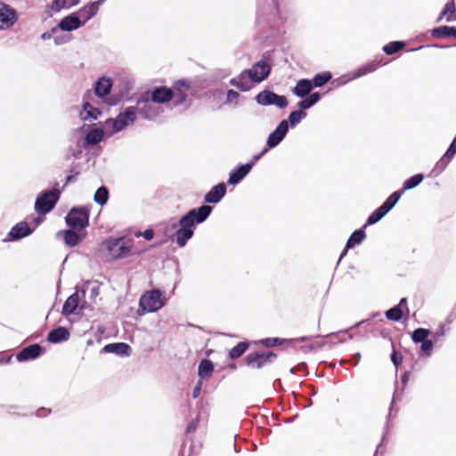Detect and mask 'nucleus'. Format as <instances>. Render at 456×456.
Listing matches in <instances>:
<instances>
[{"mask_svg":"<svg viewBox=\"0 0 456 456\" xmlns=\"http://www.w3.org/2000/svg\"><path fill=\"white\" fill-rule=\"evenodd\" d=\"M212 210V207L203 204L199 208H191L179 218L178 222H173L171 229L175 231L171 237L172 240L179 248H184L194 236L197 225L204 223Z\"/></svg>","mask_w":456,"mask_h":456,"instance_id":"obj_1","label":"nucleus"},{"mask_svg":"<svg viewBox=\"0 0 456 456\" xmlns=\"http://www.w3.org/2000/svg\"><path fill=\"white\" fill-rule=\"evenodd\" d=\"M286 20L283 17L278 0H259L256 8V22L258 27L275 26Z\"/></svg>","mask_w":456,"mask_h":456,"instance_id":"obj_2","label":"nucleus"},{"mask_svg":"<svg viewBox=\"0 0 456 456\" xmlns=\"http://www.w3.org/2000/svg\"><path fill=\"white\" fill-rule=\"evenodd\" d=\"M135 120V110L133 106L126 107L123 111L119 112L115 118H110L106 119V136H112L113 134L124 130L128 126L134 124Z\"/></svg>","mask_w":456,"mask_h":456,"instance_id":"obj_3","label":"nucleus"},{"mask_svg":"<svg viewBox=\"0 0 456 456\" xmlns=\"http://www.w3.org/2000/svg\"><path fill=\"white\" fill-rule=\"evenodd\" d=\"M164 305L165 300L162 292L159 289H152L144 293L140 297L137 313L139 315L145 314L146 313H154Z\"/></svg>","mask_w":456,"mask_h":456,"instance_id":"obj_4","label":"nucleus"},{"mask_svg":"<svg viewBox=\"0 0 456 456\" xmlns=\"http://www.w3.org/2000/svg\"><path fill=\"white\" fill-rule=\"evenodd\" d=\"M61 196V191L57 188L41 191L35 201V210L38 214H48L56 206Z\"/></svg>","mask_w":456,"mask_h":456,"instance_id":"obj_5","label":"nucleus"},{"mask_svg":"<svg viewBox=\"0 0 456 456\" xmlns=\"http://www.w3.org/2000/svg\"><path fill=\"white\" fill-rule=\"evenodd\" d=\"M90 210L85 206L73 207L68 212L65 222L67 225L77 231L85 230L89 224Z\"/></svg>","mask_w":456,"mask_h":456,"instance_id":"obj_6","label":"nucleus"},{"mask_svg":"<svg viewBox=\"0 0 456 456\" xmlns=\"http://www.w3.org/2000/svg\"><path fill=\"white\" fill-rule=\"evenodd\" d=\"M133 107L135 110V115L138 113L145 120H154L160 113L159 108L151 100L149 91L142 94L137 98L135 106Z\"/></svg>","mask_w":456,"mask_h":456,"instance_id":"obj_7","label":"nucleus"},{"mask_svg":"<svg viewBox=\"0 0 456 456\" xmlns=\"http://www.w3.org/2000/svg\"><path fill=\"white\" fill-rule=\"evenodd\" d=\"M255 101L261 106L273 105L281 110L285 109L289 104L288 99L285 95H280L269 89H265L259 92L255 96Z\"/></svg>","mask_w":456,"mask_h":456,"instance_id":"obj_8","label":"nucleus"},{"mask_svg":"<svg viewBox=\"0 0 456 456\" xmlns=\"http://www.w3.org/2000/svg\"><path fill=\"white\" fill-rule=\"evenodd\" d=\"M272 65L264 59L256 61L250 69H245V74L252 83H261L271 74Z\"/></svg>","mask_w":456,"mask_h":456,"instance_id":"obj_9","label":"nucleus"},{"mask_svg":"<svg viewBox=\"0 0 456 456\" xmlns=\"http://www.w3.org/2000/svg\"><path fill=\"white\" fill-rule=\"evenodd\" d=\"M113 85L114 81L112 78L103 76L99 77L94 86L95 95L98 98L104 100L110 106L117 104V100L114 97L106 99L110 95Z\"/></svg>","mask_w":456,"mask_h":456,"instance_id":"obj_10","label":"nucleus"},{"mask_svg":"<svg viewBox=\"0 0 456 456\" xmlns=\"http://www.w3.org/2000/svg\"><path fill=\"white\" fill-rule=\"evenodd\" d=\"M277 358L272 351L250 353L245 357L246 363L252 369H261L273 363Z\"/></svg>","mask_w":456,"mask_h":456,"instance_id":"obj_11","label":"nucleus"},{"mask_svg":"<svg viewBox=\"0 0 456 456\" xmlns=\"http://www.w3.org/2000/svg\"><path fill=\"white\" fill-rule=\"evenodd\" d=\"M108 251L116 259L126 257L131 251L132 244L124 242V237L112 238L105 241Z\"/></svg>","mask_w":456,"mask_h":456,"instance_id":"obj_12","label":"nucleus"},{"mask_svg":"<svg viewBox=\"0 0 456 456\" xmlns=\"http://www.w3.org/2000/svg\"><path fill=\"white\" fill-rule=\"evenodd\" d=\"M288 132V123L285 120H281L275 129L269 134L265 147L269 150L277 147L284 140Z\"/></svg>","mask_w":456,"mask_h":456,"instance_id":"obj_13","label":"nucleus"},{"mask_svg":"<svg viewBox=\"0 0 456 456\" xmlns=\"http://www.w3.org/2000/svg\"><path fill=\"white\" fill-rule=\"evenodd\" d=\"M17 20L16 11L10 5L0 2V29L12 27Z\"/></svg>","mask_w":456,"mask_h":456,"instance_id":"obj_14","label":"nucleus"},{"mask_svg":"<svg viewBox=\"0 0 456 456\" xmlns=\"http://www.w3.org/2000/svg\"><path fill=\"white\" fill-rule=\"evenodd\" d=\"M148 91L151 100H152L155 103H167L170 102L175 96L174 90L164 86H155L151 90Z\"/></svg>","mask_w":456,"mask_h":456,"instance_id":"obj_15","label":"nucleus"},{"mask_svg":"<svg viewBox=\"0 0 456 456\" xmlns=\"http://www.w3.org/2000/svg\"><path fill=\"white\" fill-rule=\"evenodd\" d=\"M43 353L44 348L42 346L39 344H32L22 348L16 354V359L19 362L32 361L41 356Z\"/></svg>","mask_w":456,"mask_h":456,"instance_id":"obj_16","label":"nucleus"},{"mask_svg":"<svg viewBox=\"0 0 456 456\" xmlns=\"http://www.w3.org/2000/svg\"><path fill=\"white\" fill-rule=\"evenodd\" d=\"M84 25L85 21H81L80 18L77 17L75 12H72L59 21L57 28L64 32H71L80 28Z\"/></svg>","mask_w":456,"mask_h":456,"instance_id":"obj_17","label":"nucleus"},{"mask_svg":"<svg viewBox=\"0 0 456 456\" xmlns=\"http://www.w3.org/2000/svg\"><path fill=\"white\" fill-rule=\"evenodd\" d=\"M252 164H240L235 167L229 174L228 184H239L251 171Z\"/></svg>","mask_w":456,"mask_h":456,"instance_id":"obj_18","label":"nucleus"},{"mask_svg":"<svg viewBox=\"0 0 456 456\" xmlns=\"http://www.w3.org/2000/svg\"><path fill=\"white\" fill-rule=\"evenodd\" d=\"M32 232L33 229L30 228L28 224L21 221L16 224L8 232V240L16 241L30 235Z\"/></svg>","mask_w":456,"mask_h":456,"instance_id":"obj_19","label":"nucleus"},{"mask_svg":"<svg viewBox=\"0 0 456 456\" xmlns=\"http://www.w3.org/2000/svg\"><path fill=\"white\" fill-rule=\"evenodd\" d=\"M404 311L406 312V314H409L407 298L402 297L399 304L389 308L387 311H386L385 314L389 321L399 322L403 317Z\"/></svg>","mask_w":456,"mask_h":456,"instance_id":"obj_20","label":"nucleus"},{"mask_svg":"<svg viewBox=\"0 0 456 456\" xmlns=\"http://www.w3.org/2000/svg\"><path fill=\"white\" fill-rule=\"evenodd\" d=\"M81 310L84 308V305H80V297L77 292L71 294L64 302L61 314L65 317H68L71 314H76L77 309Z\"/></svg>","mask_w":456,"mask_h":456,"instance_id":"obj_21","label":"nucleus"},{"mask_svg":"<svg viewBox=\"0 0 456 456\" xmlns=\"http://www.w3.org/2000/svg\"><path fill=\"white\" fill-rule=\"evenodd\" d=\"M102 353L115 354L119 356H129L131 354V346L125 342H115L105 345L102 349Z\"/></svg>","mask_w":456,"mask_h":456,"instance_id":"obj_22","label":"nucleus"},{"mask_svg":"<svg viewBox=\"0 0 456 456\" xmlns=\"http://www.w3.org/2000/svg\"><path fill=\"white\" fill-rule=\"evenodd\" d=\"M226 193V185L220 183L213 186L205 195L204 200L208 204H217Z\"/></svg>","mask_w":456,"mask_h":456,"instance_id":"obj_23","label":"nucleus"},{"mask_svg":"<svg viewBox=\"0 0 456 456\" xmlns=\"http://www.w3.org/2000/svg\"><path fill=\"white\" fill-rule=\"evenodd\" d=\"M366 227H364V225L360 228V229H357L355 231H354L351 235L349 236L346 243V248L345 249L342 251L340 256H339V260L344 257V256L346 254V249L348 248H354L355 246L361 244L363 240L365 239L366 237V233H365V229Z\"/></svg>","mask_w":456,"mask_h":456,"instance_id":"obj_24","label":"nucleus"},{"mask_svg":"<svg viewBox=\"0 0 456 456\" xmlns=\"http://www.w3.org/2000/svg\"><path fill=\"white\" fill-rule=\"evenodd\" d=\"M69 330L66 327L59 326L48 333L47 340L52 344H59L69 340Z\"/></svg>","mask_w":456,"mask_h":456,"instance_id":"obj_25","label":"nucleus"},{"mask_svg":"<svg viewBox=\"0 0 456 456\" xmlns=\"http://www.w3.org/2000/svg\"><path fill=\"white\" fill-rule=\"evenodd\" d=\"M314 89L313 83L308 78L299 79L294 86L292 92L298 98H305L312 93Z\"/></svg>","mask_w":456,"mask_h":456,"instance_id":"obj_26","label":"nucleus"},{"mask_svg":"<svg viewBox=\"0 0 456 456\" xmlns=\"http://www.w3.org/2000/svg\"><path fill=\"white\" fill-rule=\"evenodd\" d=\"M104 135H106L105 128L94 127L86 133L85 143L88 146H95L102 141Z\"/></svg>","mask_w":456,"mask_h":456,"instance_id":"obj_27","label":"nucleus"},{"mask_svg":"<svg viewBox=\"0 0 456 456\" xmlns=\"http://www.w3.org/2000/svg\"><path fill=\"white\" fill-rule=\"evenodd\" d=\"M248 75L245 74V69H243L240 75L230 79L229 84L236 88H238L241 92H248L251 89V85L248 82Z\"/></svg>","mask_w":456,"mask_h":456,"instance_id":"obj_28","label":"nucleus"},{"mask_svg":"<svg viewBox=\"0 0 456 456\" xmlns=\"http://www.w3.org/2000/svg\"><path fill=\"white\" fill-rule=\"evenodd\" d=\"M430 34L433 37L436 38H456V27H451L446 25L436 27L430 30Z\"/></svg>","mask_w":456,"mask_h":456,"instance_id":"obj_29","label":"nucleus"},{"mask_svg":"<svg viewBox=\"0 0 456 456\" xmlns=\"http://www.w3.org/2000/svg\"><path fill=\"white\" fill-rule=\"evenodd\" d=\"M379 61H371L350 72L351 77L354 79L360 78L361 77H363L369 73L375 71L379 68Z\"/></svg>","mask_w":456,"mask_h":456,"instance_id":"obj_30","label":"nucleus"},{"mask_svg":"<svg viewBox=\"0 0 456 456\" xmlns=\"http://www.w3.org/2000/svg\"><path fill=\"white\" fill-rule=\"evenodd\" d=\"M445 17L447 22L456 20V5L454 0L447 2L437 18V22H440Z\"/></svg>","mask_w":456,"mask_h":456,"instance_id":"obj_31","label":"nucleus"},{"mask_svg":"<svg viewBox=\"0 0 456 456\" xmlns=\"http://www.w3.org/2000/svg\"><path fill=\"white\" fill-rule=\"evenodd\" d=\"M98 12L97 7L91 2L83 7H81L78 11L75 12L77 17L80 18L81 21H85V24L94 18Z\"/></svg>","mask_w":456,"mask_h":456,"instance_id":"obj_32","label":"nucleus"},{"mask_svg":"<svg viewBox=\"0 0 456 456\" xmlns=\"http://www.w3.org/2000/svg\"><path fill=\"white\" fill-rule=\"evenodd\" d=\"M214 363L209 359H202L198 367V375L201 379H208L214 372Z\"/></svg>","mask_w":456,"mask_h":456,"instance_id":"obj_33","label":"nucleus"},{"mask_svg":"<svg viewBox=\"0 0 456 456\" xmlns=\"http://www.w3.org/2000/svg\"><path fill=\"white\" fill-rule=\"evenodd\" d=\"M301 99L302 100L297 103V107L305 111L319 102L322 99V94L318 92H314Z\"/></svg>","mask_w":456,"mask_h":456,"instance_id":"obj_34","label":"nucleus"},{"mask_svg":"<svg viewBox=\"0 0 456 456\" xmlns=\"http://www.w3.org/2000/svg\"><path fill=\"white\" fill-rule=\"evenodd\" d=\"M80 231L73 230L69 228L63 232V240L66 245L69 247L77 246L84 238L82 234L79 233Z\"/></svg>","mask_w":456,"mask_h":456,"instance_id":"obj_35","label":"nucleus"},{"mask_svg":"<svg viewBox=\"0 0 456 456\" xmlns=\"http://www.w3.org/2000/svg\"><path fill=\"white\" fill-rule=\"evenodd\" d=\"M403 195V191H395L379 206L386 214L390 212Z\"/></svg>","mask_w":456,"mask_h":456,"instance_id":"obj_36","label":"nucleus"},{"mask_svg":"<svg viewBox=\"0 0 456 456\" xmlns=\"http://www.w3.org/2000/svg\"><path fill=\"white\" fill-rule=\"evenodd\" d=\"M306 116L307 113L299 108L297 110L291 111L289 114L288 119H284L288 123V129L289 127H296Z\"/></svg>","mask_w":456,"mask_h":456,"instance_id":"obj_37","label":"nucleus"},{"mask_svg":"<svg viewBox=\"0 0 456 456\" xmlns=\"http://www.w3.org/2000/svg\"><path fill=\"white\" fill-rule=\"evenodd\" d=\"M399 399L397 397V390H395V394H394V396H393V400H392V403H391V405L389 407V413L387 417V421H386V425L384 427V432H383V436H382V439H381V443L378 445L376 451H375V453H374V456H378V453L380 452V453L382 454L384 452V451H380V447H381V444L384 443V441L386 440L387 438V436L388 434V429H389V421L392 418V411H393V406H394V403L395 402V400Z\"/></svg>","mask_w":456,"mask_h":456,"instance_id":"obj_38","label":"nucleus"},{"mask_svg":"<svg viewBox=\"0 0 456 456\" xmlns=\"http://www.w3.org/2000/svg\"><path fill=\"white\" fill-rule=\"evenodd\" d=\"M453 157L454 155H448V151H446L443 157L436 162L430 175L433 176L439 175L447 167Z\"/></svg>","mask_w":456,"mask_h":456,"instance_id":"obj_39","label":"nucleus"},{"mask_svg":"<svg viewBox=\"0 0 456 456\" xmlns=\"http://www.w3.org/2000/svg\"><path fill=\"white\" fill-rule=\"evenodd\" d=\"M332 78V74L330 71H323L315 74L311 80L314 88L322 87L330 82Z\"/></svg>","mask_w":456,"mask_h":456,"instance_id":"obj_40","label":"nucleus"},{"mask_svg":"<svg viewBox=\"0 0 456 456\" xmlns=\"http://www.w3.org/2000/svg\"><path fill=\"white\" fill-rule=\"evenodd\" d=\"M249 343L248 341L239 342L236 346H234L232 349H230L228 355L232 360H236L240 358L244 353L248 349Z\"/></svg>","mask_w":456,"mask_h":456,"instance_id":"obj_41","label":"nucleus"},{"mask_svg":"<svg viewBox=\"0 0 456 456\" xmlns=\"http://www.w3.org/2000/svg\"><path fill=\"white\" fill-rule=\"evenodd\" d=\"M432 334V330H429V329H426V328H417L415 329L411 334V340L418 344V343H421L423 341H426L428 339V337Z\"/></svg>","mask_w":456,"mask_h":456,"instance_id":"obj_42","label":"nucleus"},{"mask_svg":"<svg viewBox=\"0 0 456 456\" xmlns=\"http://www.w3.org/2000/svg\"><path fill=\"white\" fill-rule=\"evenodd\" d=\"M83 111L85 116L82 117L84 120L94 119L96 120L102 115L99 109L92 106L89 102H86L83 103Z\"/></svg>","mask_w":456,"mask_h":456,"instance_id":"obj_43","label":"nucleus"},{"mask_svg":"<svg viewBox=\"0 0 456 456\" xmlns=\"http://www.w3.org/2000/svg\"><path fill=\"white\" fill-rule=\"evenodd\" d=\"M423 179H424V175L421 173H419V174H416V175L411 176L410 178L406 179L403 182V188L401 191H403V193L405 191H409V190L416 188L419 184L421 183Z\"/></svg>","mask_w":456,"mask_h":456,"instance_id":"obj_44","label":"nucleus"},{"mask_svg":"<svg viewBox=\"0 0 456 456\" xmlns=\"http://www.w3.org/2000/svg\"><path fill=\"white\" fill-rule=\"evenodd\" d=\"M94 200L100 206H104L109 200V189L105 185L99 187L94 196Z\"/></svg>","mask_w":456,"mask_h":456,"instance_id":"obj_45","label":"nucleus"},{"mask_svg":"<svg viewBox=\"0 0 456 456\" xmlns=\"http://www.w3.org/2000/svg\"><path fill=\"white\" fill-rule=\"evenodd\" d=\"M241 95L233 89H229L226 92V98L224 102V105H229L232 108H236L240 105V99Z\"/></svg>","mask_w":456,"mask_h":456,"instance_id":"obj_46","label":"nucleus"},{"mask_svg":"<svg viewBox=\"0 0 456 456\" xmlns=\"http://www.w3.org/2000/svg\"><path fill=\"white\" fill-rule=\"evenodd\" d=\"M404 46L403 41H392L383 46V51L387 55H393L403 49Z\"/></svg>","mask_w":456,"mask_h":456,"instance_id":"obj_47","label":"nucleus"},{"mask_svg":"<svg viewBox=\"0 0 456 456\" xmlns=\"http://www.w3.org/2000/svg\"><path fill=\"white\" fill-rule=\"evenodd\" d=\"M387 214L382 211V209L379 207L376 208L367 218L366 224L364 227L367 225H372L379 222Z\"/></svg>","mask_w":456,"mask_h":456,"instance_id":"obj_48","label":"nucleus"},{"mask_svg":"<svg viewBox=\"0 0 456 456\" xmlns=\"http://www.w3.org/2000/svg\"><path fill=\"white\" fill-rule=\"evenodd\" d=\"M446 331L445 324L441 323L436 331H432V334L430 335L432 336V340L435 343L443 342V338L446 335Z\"/></svg>","mask_w":456,"mask_h":456,"instance_id":"obj_49","label":"nucleus"},{"mask_svg":"<svg viewBox=\"0 0 456 456\" xmlns=\"http://www.w3.org/2000/svg\"><path fill=\"white\" fill-rule=\"evenodd\" d=\"M435 342L432 339H428L420 343V354L430 356L433 352Z\"/></svg>","mask_w":456,"mask_h":456,"instance_id":"obj_50","label":"nucleus"},{"mask_svg":"<svg viewBox=\"0 0 456 456\" xmlns=\"http://www.w3.org/2000/svg\"><path fill=\"white\" fill-rule=\"evenodd\" d=\"M50 7L54 12H60L62 9H69L66 0H53Z\"/></svg>","mask_w":456,"mask_h":456,"instance_id":"obj_51","label":"nucleus"},{"mask_svg":"<svg viewBox=\"0 0 456 456\" xmlns=\"http://www.w3.org/2000/svg\"><path fill=\"white\" fill-rule=\"evenodd\" d=\"M261 344L265 347H273L283 344V339L280 338H267L261 340Z\"/></svg>","mask_w":456,"mask_h":456,"instance_id":"obj_52","label":"nucleus"},{"mask_svg":"<svg viewBox=\"0 0 456 456\" xmlns=\"http://www.w3.org/2000/svg\"><path fill=\"white\" fill-rule=\"evenodd\" d=\"M190 88V83L186 79H179L174 84V90L184 92Z\"/></svg>","mask_w":456,"mask_h":456,"instance_id":"obj_53","label":"nucleus"},{"mask_svg":"<svg viewBox=\"0 0 456 456\" xmlns=\"http://www.w3.org/2000/svg\"><path fill=\"white\" fill-rule=\"evenodd\" d=\"M154 231L151 228L146 229L143 232L137 231L134 232L136 238L143 237L146 240H151L154 238Z\"/></svg>","mask_w":456,"mask_h":456,"instance_id":"obj_54","label":"nucleus"},{"mask_svg":"<svg viewBox=\"0 0 456 456\" xmlns=\"http://www.w3.org/2000/svg\"><path fill=\"white\" fill-rule=\"evenodd\" d=\"M173 99L175 106H180L186 101L187 94L185 92H176Z\"/></svg>","mask_w":456,"mask_h":456,"instance_id":"obj_55","label":"nucleus"},{"mask_svg":"<svg viewBox=\"0 0 456 456\" xmlns=\"http://www.w3.org/2000/svg\"><path fill=\"white\" fill-rule=\"evenodd\" d=\"M200 422V417L197 416L196 418L192 419L190 423L186 427V434H191L196 431L198 425Z\"/></svg>","mask_w":456,"mask_h":456,"instance_id":"obj_56","label":"nucleus"},{"mask_svg":"<svg viewBox=\"0 0 456 456\" xmlns=\"http://www.w3.org/2000/svg\"><path fill=\"white\" fill-rule=\"evenodd\" d=\"M390 359H391V362H393V364L397 368L398 365L403 361V356L400 353H398L397 351H395L394 349L391 353Z\"/></svg>","mask_w":456,"mask_h":456,"instance_id":"obj_57","label":"nucleus"},{"mask_svg":"<svg viewBox=\"0 0 456 456\" xmlns=\"http://www.w3.org/2000/svg\"><path fill=\"white\" fill-rule=\"evenodd\" d=\"M361 354L360 353H355L351 359L349 360H342L341 361V363L342 364H345V363H351L353 365H357L358 362H360L361 360Z\"/></svg>","mask_w":456,"mask_h":456,"instance_id":"obj_58","label":"nucleus"},{"mask_svg":"<svg viewBox=\"0 0 456 456\" xmlns=\"http://www.w3.org/2000/svg\"><path fill=\"white\" fill-rule=\"evenodd\" d=\"M79 175L78 171H75L73 174L68 175L65 178L64 186L75 183L77 180V176Z\"/></svg>","mask_w":456,"mask_h":456,"instance_id":"obj_59","label":"nucleus"},{"mask_svg":"<svg viewBox=\"0 0 456 456\" xmlns=\"http://www.w3.org/2000/svg\"><path fill=\"white\" fill-rule=\"evenodd\" d=\"M269 149L266 147L259 153L256 154L252 157V159L248 162L247 164H252V167L255 166V164L267 152Z\"/></svg>","mask_w":456,"mask_h":456,"instance_id":"obj_60","label":"nucleus"},{"mask_svg":"<svg viewBox=\"0 0 456 456\" xmlns=\"http://www.w3.org/2000/svg\"><path fill=\"white\" fill-rule=\"evenodd\" d=\"M201 387H202V381L201 380H199L197 382V384L195 385L194 388H193V391H192V397L194 399L198 398L200 394V391H201Z\"/></svg>","mask_w":456,"mask_h":456,"instance_id":"obj_61","label":"nucleus"},{"mask_svg":"<svg viewBox=\"0 0 456 456\" xmlns=\"http://www.w3.org/2000/svg\"><path fill=\"white\" fill-rule=\"evenodd\" d=\"M352 80H354V78L351 77V73H348V74H346V75H343L341 76L339 78H338V85H346V83L352 81Z\"/></svg>","mask_w":456,"mask_h":456,"instance_id":"obj_62","label":"nucleus"},{"mask_svg":"<svg viewBox=\"0 0 456 456\" xmlns=\"http://www.w3.org/2000/svg\"><path fill=\"white\" fill-rule=\"evenodd\" d=\"M57 27L56 28H53L51 30L49 31H45L44 32L42 35H41V39L43 40H47V39H50L53 35L57 31Z\"/></svg>","mask_w":456,"mask_h":456,"instance_id":"obj_63","label":"nucleus"},{"mask_svg":"<svg viewBox=\"0 0 456 456\" xmlns=\"http://www.w3.org/2000/svg\"><path fill=\"white\" fill-rule=\"evenodd\" d=\"M306 369V363L305 362H300L295 367H292L290 369V373L295 374L297 371L305 370Z\"/></svg>","mask_w":456,"mask_h":456,"instance_id":"obj_64","label":"nucleus"}]
</instances>
